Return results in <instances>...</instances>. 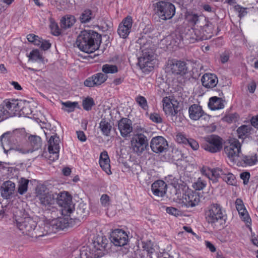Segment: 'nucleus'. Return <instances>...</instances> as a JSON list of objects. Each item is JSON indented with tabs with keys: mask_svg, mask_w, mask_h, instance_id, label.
<instances>
[{
	"mask_svg": "<svg viewBox=\"0 0 258 258\" xmlns=\"http://www.w3.org/2000/svg\"><path fill=\"white\" fill-rule=\"evenodd\" d=\"M101 42V36L99 33L93 30H84L78 36L76 44L82 51L91 53L99 49Z\"/></svg>",
	"mask_w": 258,
	"mask_h": 258,
	"instance_id": "nucleus-1",
	"label": "nucleus"
},
{
	"mask_svg": "<svg viewBox=\"0 0 258 258\" xmlns=\"http://www.w3.org/2000/svg\"><path fill=\"white\" fill-rule=\"evenodd\" d=\"M205 218L208 223L212 226H218L219 229L224 227L225 219L222 212V207L218 204H213L209 206L205 211Z\"/></svg>",
	"mask_w": 258,
	"mask_h": 258,
	"instance_id": "nucleus-2",
	"label": "nucleus"
},
{
	"mask_svg": "<svg viewBox=\"0 0 258 258\" xmlns=\"http://www.w3.org/2000/svg\"><path fill=\"white\" fill-rule=\"evenodd\" d=\"M137 130V133L131 139V148L134 153L140 155L148 147L149 140L145 135L147 134L146 129L138 128Z\"/></svg>",
	"mask_w": 258,
	"mask_h": 258,
	"instance_id": "nucleus-3",
	"label": "nucleus"
},
{
	"mask_svg": "<svg viewBox=\"0 0 258 258\" xmlns=\"http://www.w3.org/2000/svg\"><path fill=\"white\" fill-rule=\"evenodd\" d=\"M35 194L37 202L42 206H51L55 202L56 194L43 184L39 185L36 187Z\"/></svg>",
	"mask_w": 258,
	"mask_h": 258,
	"instance_id": "nucleus-4",
	"label": "nucleus"
},
{
	"mask_svg": "<svg viewBox=\"0 0 258 258\" xmlns=\"http://www.w3.org/2000/svg\"><path fill=\"white\" fill-rule=\"evenodd\" d=\"M153 7L155 13L163 20L171 19L175 14V7L171 3L160 1L154 4Z\"/></svg>",
	"mask_w": 258,
	"mask_h": 258,
	"instance_id": "nucleus-5",
	"label": "nucleus"
},
{
	"mask_svg": "<svg viewBox=\"0 0 258 258\" xmlns=\"http://www.w3.org/2000/svg\"><path fill=\"white\" fill-rule=\"evenodd\" d=\"M16 226L24 234L32 237L33 233L36 227L37 224L30 217H21L15 215Z\"/></svg>",
	"mask_w": 258,
	"mask_h": 258,
	"instance_id": "nucleus-6",
	"label": "nucleus"
},
{
	"mask_svg": "<svg viewBox=\"0 0 258 258\" xmlns=\"http://www.w3.org/2000/svg\"><path fill=\"white\" fill-rule=\"evenodd\" d=\"M223 139L215 135L207 136L201 146L205 150L212 153L218 152L222 149Z\"/></svg>",
	"mask_w": 258,
	"mask_h": 258,
	"instance_id": "nucleus-7",
	"label": "nucleus"
},
{
	"mask_svg": "<svg viewBox=\"0 0 258 258\" xmlns=\"http://www.w3.org/2000/svg\"><path fill=\"white\" fill-rule=\"evenodd\" d=\"M179 203L186 208H192L197 206L200 202V197L199 192L187 189L182 194V197L179 199Z\"/></svg>",
	"mask_w": 258,
	"mask_h": 258,
	"instance_id": "nucleus-8",
	"label": "nucleus"
},
{
	"mask_svg": "<svg viewBox=\"0 0 258 258\" xmlns=\"http://www.w3.org/2000/svg\"><path fill=\"white\" fill-rule=\"evenodd\" d=\"M186 19L194 27L205 28L212 26V23L207 21L206 18L201 14L194 12H187L186 14Z\"/></svg>",
	"mask_w": 258,
	"mask_h": 258,
	"instance_id": "nucleus-9",
	"label": "nucleus"
},
{
	"mask_svg": "<svg viewBox=\"0 0 258 258\" xmlns=\"http://www.w3.org/2000/svg\"><path fill=\"white\" fill-rule=\"evenodd\" d=\"M212 26L205 27H193L191 36L189 37L190 41L194 43L195 41H202L211 38L212 36Z\"/></svg>",
	"mask_w": 258,
	"mask_h": 258,
	"instance_id": "nucleus-10",
	"label": "nucleus"
},
{
	"mask_svg": "<svg viewBox=\"0 0 258 258\" xmlns=\"http://www.w3.org/2000/svg\"><path fill=\"white\" fill-rule=\"evenodd\" d=\"M12 138L10 137L9 133H6L3 134L0 137L1 146H2L5 153L8 154V152L12 151H17L22 154H27L29 153V150L23 149V148L14 147L11 144Z\"/></svg>",
	"mask_w": 258,
	"mask_h": 258,
	"instance_id": "nucleus-11",
	"label": "nucleus"
},
{
	"mask_svg": "<svg viewBox=\"0 0 258 258\" xmlns=\"http://www.w3.org/2000/svg\"><path fill=\"white\" fill-rule=\"evenodd\" d=\"M167 69L174 75L182 76L187 72V64L185 61L173 59L167 64Z\"/></svg>",
	"mask_w": 258,
	"mask_h": 258,
	"instance_id": "nucleus-12",
	"label": "nucleus"
},
{
	"mask_svg": "<svg viewBox=\"0 0 258 258\" xmlns=\"http://www.w3.org/2000/svg\"><path fill=\"white\" fill-rule=\"evenodd\" d=\"M227 146V156L229 159L234 163L236 162L241 150V145L239 141L235 138L230 139Z\"/></svg>",
	"mask_w": 258,
	"mask_h": 258,
	"instance_id": "nucleus-13",
	"label": "nucleus"
},
{
	"mask_svg": "<svg viewBox=\"0 0 258 258\" xmlns=\"http://www.w3.org/2000/svg\"><path fill=\"white\" fill-rule=\"evenodd\" d=\"M2 106L4 109L3 111L8 118L19 114L20 105L18 100H6Z\"/></svg>",
	"mask_w": 258,
	"mask_h": 258,
	"instance_id": "nucleus-14",
	"label": "nucleus"
},
{
	"mask_svg": "<svg viewBox=\"0 0 258 258\" xmlns=\"http://www.w3.org/2000/svg\"><path fill=\"white\" fill-rule=\"evenodd\" d=\"M154 61V56L153 52L149 50H144L143 51L142 55L138 58V64L142 70H150L146 69V68H153Z\"/></svg>",
	"mask_w": 258,
	"mask_h": 258,
	"instance_id": "nucleus-15",
	"label": "nucleus"
},
{
	"mask_svg": "<svg viewBox=\"0 0 258 258\" xmlns=\"http://www.w3.org/2000/svg\"><path fill=\"white\" fill-rule=\"evenodd\" d=\"M150 147L154 152L161 153L168 150V144L165 138L161 136H157L151 140Z\"/></svg>",
	"mask_w": 258,
	"mask_h": 258,
	"instance_id": "nucleus-16",
	"label": "nucleus"
},
{
	"mask_svg": "<svg viewBox=\"0 0 258 258\" xmlns=\"http://www.w3.org/2000/svg\"><path fill=\"white\" fill-rule=\"evenodd\" d=\"M110 239L115 246H122L127 244L128 235L122 230L115 229L112 232Z\"/></svg>",
	"mask_w": 258,
	"mask_h": 258,
	"instance_id": "nucleus-17",
	"label": "nucleus"
},
{
	"mask_svg": "<svg viewBox=\"0 0 258 258\" xmlns=\"http://www.w3.org/2000/svg\"><path fill=\"white\" fill-rule=\"evenodd\" d=\"M59 142V138L56 135L51 136L48 142V150L49 153L52 155L50 157V160L52 161H55L58 158L60 149Z\"/></svg>",
	"mask_w": 258,
	"mask_h": 258,
	"instance_id": "nucleus-18",
	"label": "nucleus"
},
{
	"mask_svg": "<svg viewBox=\"0 0 258 258\" xmlns=\"http://www.w3.org/2000/svg\"><path fill=\"white\" fill-rule=\"evenodd\" d=\"M109 244V241L105 237L98 235L94 238L90 245L96 253L101 254V257L104 254L103 251L107 249Z\"/></svg>",
	"mask_w": 258,
	"mask_h": 258,
	"instance_id": "nucleus-19",
	"label": "nucleus"
},
{
	"mask_svg": "<svg viewBox=\"0 0 258 258\" xmlns=\"http://www.w3.org/2000/svg\"><path fill=\"white\" fill-rule=\"evenodd\" d=\"M133 23L132 17L130 16H127L122 20L117 29V33L120 37L126 38L128 36L131 32Z\"/></svg>",
	"mask_w": 258,
	"mask_h": 258,
	"instance_id": "nucleus-20",
	"label": "nucleus"
},
{
	"mask_svg": "<svg viewBox=\"0 0 258 258\" xmlns=\"http://www.w3.org/2000/svg\"><path fill=\"white\" fill-rule=\"evenodd\" d=\"M108 76L102 73H98L89 77L84 81V85L88 87L98 86L104 83Z\"/></svg>",
	"mask_w": 258,
	"mask_h": 258,
	"instance_id": "nucleus-21",
	"label": "nucleus"
},
{
	"mask_svg": "<svg viewBox=\"0 0 258 258\" xmlns=\"http://www.w3.org/2000/svg\"><path fill=\"white\" fill-rule=\"evenodd\" d=\"M71 201L72 198L67 192H60L58 195L56 194L55 197V202L60 207H63L64 210L68 211L69 213H71L72 211L70 207Z\"/></svg>",
	"mask_w": 258,
	"mask_h": 258,
	"instance_id": "nucleus-22",
	"label": "nucleus"
},
{
	"mask_svg": "<svg viewBox=\"0 0 258 258\" xmlns=\"http://www.w3.org/2000/svg\"><path fill=\"white\" fill-rule=\"evenodd\" d=\"M118 129L123 137H126L132 132V121L127 118H122L118 121Z\"/></svg>",
	"mask_w": 258,
	"mask_h": 258,
	"instance_id": "nucleus-23",
	"label": "nucleus"
},
{
	"mask_svg": "<svg viewBox=\"0 0 258 258\" xmlns=\"http://www.w3.org/2000/svg\"><path fill=\"white\" fill-rule=\"evenodd\" d=\"M201 82L204 87L208 89H212L217 85L218 79L214 74L205 73L202 77Z\"/></svg>",
	"mask_w": 258,
	"mask_h": 258,
	"instance_id": "nucleus-24",
	"label": "nucleus"
},
{
	"mask_svg": "<svg viewBox=\"0 0 258 258\" xmlns=\"http://www.w3.org/2000/svg\"><path fill=\"white\" fill-rule=\"evenodd\" d=\"M15 190V184L12 181H6L1 186V196L4 199H8L14 194Z\"/></svg>",
	"mask_w": 258,
	"mask_h": 258,
	"instance_id": "nucleus-25",
	"label": "nucleus"
},
{
	"mask_svg": "<svg viewBox=\"0 0 258 258\" xmlns=\"http://www.w3.org/2000/svg\"><path fill=\"white\" fill-rule=\"evenodd\" d=\"M189 118L192 120H198L206 114L202 107L197 104H194L188 108Z\"/></svg>",
	"mask_w": 258,
	"mask_h": 258,
	"instance_id": "nucleus-26",
	"label": "nucleus"
},
{
	"mask_svg": "<svg viewBox=\"0 0 258 258\" xmlns=\"http://www.w3.org/2000/svg\"><path fill=\"white\" fill-rule=\"evenodd\" d=\"M166 183L161 180L154 182L151 186V190L155 196L163 197L166 194Z\"/></svg>",
	"mask_w": 258,
	"mask_h": 258,
	"instance_id": "nucleus-27",
	"label": "nucleus"
},
{
	"mask_svg": "<svg viewBox=\"0 0 258 258\" xmlns=\"http://www.w3.org/2000/svg\"><path fill=\"white\" fill-rule=\"evenodd\" d=\"M99 164L101 168L108 175L112 173L110 170V159L106 151H104L100 154Z\"/></svg>",
	"mask_w": 258,
	"mask_h": 258,
	"instance_id": "nucleus-28",
	"label": "nucleus"
},
{
	"mask_svg": "<svg viewBox=\"0 0 258 258\" xmlns=\"http://www.w3.org/2000/svg\"><path fill=\"white\" fill-rule=\"evenodd\" d=\"M163 110L167 115L170 116L171 119L174 120V117H176L178 113V107L175 106L170 101L166 102L163 100Z\"/></svg>",
	"mask_w": 258,
	"mask_h": 258,
	"instance_id": "nucleus-29",
	"label": "nucleus"
},
{
	"mask_svg": "<svg viewBox=\"0 0 258 258\" xmlns=\"http://www.w3.org/2000/svg\"><path fill=\"white\" fill-rule=\"evenodd\" d=\"M235 205L241 219L247 223L249 222L250 218L248 216L242 201L240 199H237L235 201Z\"/></svg>",
	"mask_w": 258,
	"mask_h": 258,
	"instance_id": "nucleus-30",
	"label": "nucleus"
},
{
	"mask_svg": "<svg viewBox=\"0 0 258 258\" xmlns=\"http://www.w3.org/2000/svg\"><path fill=\"white\" fill-rule=\"evenodd\" d=\"M79 249L82 258H98L101 257V254L96 253L90 245L83 246Z\"/></svg>",
	"mask_w": 258,
	"mask_h": 258,
	"instance_id": "nucleus-31",
	"label": "nucleus"
},
{
	"mask_svg": "<svg viewBox=\"0 0 258 258\" xmlns=\"http://www.w3.org/2000/svg\"><path fill=\"white\" fill-rule=\"evenodd\" d=\"M208 106L210 109L216 110L224 108V104L221 98L214 96L209 99Z\"/></svg>",
	"mask_w": 258,
	"mask_h": 258,
	"instance_id": "nucleus-32",
	"label": "nucleus"
},
{
	"mask_svg": "<svg viewBox=\"0 0 258 258\" xmlns=\"http://www.w3.org/2000/svg\"><path fill=\"white\" fill-rule=\"evenodd\" d=\"M49 229L48 224L43 223L34 230L32 234V237H39L46 235L51 232Z\"/></svg>",
	"mask_w": 258,
	"mask_h": 258,
	"instance_id": "nucleus-33",
	"label": "nucleus"
},
{
	"mask_svg": "<svg viewBox=\"0 0 258 258\" xmlns=\"http://www.w3.org/2000/svg\"><path fill=\"white\" fill-rule=\"evenodd\" d=\"M76 212L78 215V218L83 219L89 214V206L86 204L81 202L77 208Z\"/></svg>",
	"mask_w": 258,
	"mask_h": 258,
	"instance_id": "nucleus-34",
	"label": "nucleus"
},
{
	"mask_svg": "<svg viewBox=\"0 0 258 258\" xmlns=\"http://www.w3.org/2000/svg\"><path fill=\"white\" fill-rule=\"evenodd\" d=\"M94 18L92 11L90 9H85L80 14L78 19L81 23L85 24L90 22Z\"/></svg>",
	"mask_w": 258,
	"mask_h": 258,
	"instance_id": "nucleus-35",
	"label": "nucleus"
},
{
	"mask_svg": "<svg viewBox=\"0 0 258 258\" xmlns=\"http://www.w3.org/2000/svg\"><path fill=\"white\" fill-rule=\"evenodd\" d=\"M76 18L72 15H66L60 20V26L63 29L71 27L75 23Z\"/></svg>",
	"mask_w": 258,
	"mask_h": 258,
	"instance_id": "nucleus-36",
	"label": "nucleus"
},
{
	"mask_svg": "<svg viewBox=\"0 0 258 258\" xmlns=\"http://www.w3.org/2000/svg\"><path fill=\"white\" fill-rule=\"evenodd\" d=\"M99 128L103 135L109 136L112 128L110 121L102 118L99 123Z\"/></svg>",
	"mask_w": 258,
	"mask_h": 258,
	"instance_id": "nucleus-37",
	"label": "nucleus"
},
{
	"mask_svg": "<svg viewBox=\"0 0 258 258\" xmlns=\"http://www.w3.org/2000/svg\"><path fill=\"white\" fill-rule=\"evenodd\" d=\"M29 140L33 148L32 150H29V153H32L41 148L42 145L41 139L39 136H31L29 137Z\"/></svg>",
	"mask_w": 258,
	"mask_h": 258,
	"instance_id": "nucleus-38",
	"label": "nucleus"
},
{
	"mask_svg": "<svg viewBox=\"0 0 258 258\" xmlns=\"http://www.w3.org/2000/svg\"><path fill=\"white\" fill-rule=\"evenodd\" d=\"M29 180L21 178L19 181L18 192L21 195H24L28 190V186Z\"/></svg>",
	"mask_w": 258,
	"mask_h": 258,
	"instance_id": "nucleus-39",
	"label": "nucleus"
},
{
	"mask_svg": "<svg viewBox=\"0 0 258 258\" xmlns=\"http://www.w3.org/2000/svg\"><path fill=\"white\" fill-rule=\"evenodd\" d=\"M242 161L246 165H253L258 161L257 156L256 154L244 156L242 157Z\"/></svg>",
	"mask_w": 258,
	"mask_h": 258,
	"instance_id": "nucleus-40",
	"label": "nucleus"
},
{
	"mask_svg": "<svg viewBox=\"0 0 258 258\" xmlns=\"http://www.w3.org/2000/svg\"><path fill=\"white\" fill-rule=\"evenodd\" d=\"M142 247L144 250L146 251L147 254L151 258V255L154 253L155 249L153 247V244L151 241L142 242Z\"/></svg>",
	"mask_w": 258,
	"mask_h": 258,
	"instance_id": "nucleus-41",
	"label": "nucleus"
},
{
	"mask_svg": "<svg viewBox=\"0 0 258 258\" xmlns=\"http://www.w3.org/2000/svg\"><path fill=\"white\" fill-rule=\"evenodd\" d=\"M102 71L105 74H114L118 72V68L115 65L105 64L103 65Z\"/></svg>",
	"mask_w": 258,
	"mask_h": 258,
	"instance_id": "nucleus-42",
	"label": "nucleus"
},
{
	"mask_svg": "<svg viewBox=\"0 0 258 258\" xmlns=\"http://www.w3.org/2000/svg\"><path fill=\"white\" fill-rule=\"evenodd\" d=\"M206 185V182L202 178L199 177L196 181L192 183V187L196 190H201L204 189Z\"/></svg>",
	"mask_w": 258,
	"mask_h": 258,
	"instance_id": "nucleus-43",
	"label": "nucleus"
},
{
	"mask_svg": "<svg viewBox=\"0 0 258 258\" xmlns=\"http://www.w3.org/2000/svg\"><path fill=\"white\" fill-rule=\"evenodd\" d=\"M52 225H55L56 229H63L68 226V223L63 218L56 219L52 220Z\"/></svg>",
	"mask_w": 258,
	"mask_h": 258,
	"instance_id": "nucleus-44",
	"label": "nucleus"
},
{
	"mask_svg": "<svg viewBox=\"0 0 258 258\" xmlns=\"http://www.w3.org/2000/svg\"><path fill=\"white\" fill-rule=\"evenodd\" d=\"M251 130V127L249 125H243L238 127L237 130V132L239 138H242L243 136H245L247 134L249 133Z\"/></svg>",
	"mask_w": 258,
	"mask_h": 258,
	"instance_id": "nucleus-45",
	"label": "nucleus"
},
{
	"mask_svg": "<svg viewBox=\"0 0 258 258\" xmlns=\"http://www.w3.org/2000/svg\"><path fill=\"white\" fill-rule=\"evenodd\" d=\"M136 101L139 104V105L143 108L144 110H146L148 108V105L146 99L141 95L138 96L136 97Z\"/></svg>",
	"mask_w": 258,
	"mask_h": 258,
	"instance_id": "nucleus-46",
	"label": "nucleus"
},
{
	"mask_svg": "<svg viewBox=\"0 0 258 258\" xmlns=\"http://www.w3.org/2000/svg\"><path fill=\"white\" fill-rule=\"evenodd\" d=\"M29 60L32 61H37L42 60V57L40 55L39 51L37 49L33 50L28 55Z\"/></svg>",
	"mask_w": 258,
	"mask_h": 258,
	"instance_id": "nucleus-47",
	"label": "nucleus"
},
{
	"mask_svg": "<svg viewBox=\"0 0 258 258\" xmlns=\"http://www.w3.org/2000/svg\"><path fill=\"white\" fill-rule=\"evenodd\" d=\"M94 105V102L92 98H87L83 101V106L85 110H90Z\"/></svg>",
	"mask_w": 258,
	"mask_h": 258,
	"instance_id": "nucleus-48",
	"label": "nucleus"
},
{
	"mask_svg": "<svg viewBox=\"0 0 258 258\" xmlns=\"http://www.w3.org/2000/svg\"><path fill=\"white\" fill-rule=\"evenodd\" d=\"M62 104L64 107L63 109L68 112H70L74 110L77 105L78 104V103L75 102H72L70 101H67L66 102L62 103Z\"/></svg>",
	"mask_w": 258,
	"mask_h": 258,
	"instance_id": "nucleus-49",
	"label": "nucleus"
},
{
	"mask_svg": "<svg viewBox=\"0 0 258 258\" xmlns=\"http://www.w3.org/2000/svg\"><path fill=\"white\" fill-rule=\"evenodd\" d=\"M101 205L105 208H108L111 203L110 197L107 194H103L100 198Z\"/></svg>",
	"mask_w": 258,
	"mask_h": 258,
	"instance_id": "nucleus-50",
	"label": "nucleus"
},
{
	"mask_svg": "<svg viewBox=\"0 0 258 258\" xmlns=\"http://www.w3.org/2000/svg\"><path fill=\"white\" fill-rule=\"evenodd\" d=\"M223 174V171L220 168L213 169L212 170L210 180H213L214 182H216V179L220 177V175Z\"/></svg>",
	"mask_w": 258,
	"mask_h": 258,
	"instance_id": "nucleus-51",
	"label": "nucleus"
},
{
	"mask_svg": "<svg viewBox=\"0 0 258 258\" xmlns=\"http://www.w3.org/2000/svg\"><path fill=\"white\" fill-rule=\"evenodd\" d=\"M234 9L238 13V16L240 18L245 16L247 13V8L241 7L239 5H235Z\"/></svg>",
	"mask_w": 258,
	"mask_h": 258,
	"instance_id": "nucleus-52",
	"label": "nucleus"
},
{
	"mask_svg": "<svg viewBox=\"0 0 258 258\" xmlns=\"http://www.w3.org/2000/svg\"><path fill=\"white\" fill-rule=\"evenodd\" d=\"M20 111L21 112V114L26 116L31 114L33 112L29 103H26L22 108H20Z\"/></svg>",
	"mask_w": 258,
	"mask_h": 258,
	"instance_id": "nucleus-53",
	"label": "nucleus"
},
{
	"mask_svg": "<svg viewBox=\"0 0 258 258\" xmlns=\"http://www.w3.org/2000/svg\"><path fill=\"white\" fill-rule=\"evenodd\" d=\"M150 119L153 121L157 123H162L163 121L162 118L157 113H151L150 115Z\"/></svg>",
	"mask_w": 258,
	"mask_h": 258,
	"instance_id": "nucleus-54",
	"label": "nucleus"
},
{
	"mask_svg": "<svg viewBox=\"0 0 258 258\" xmlns=\"http://www.w3.org/2000/svg\"><path fill=\"white\" fill-rule=\"evenodd\" d=\"M176 140L178 143H182L185 145L187 144V142H188V139H187L183 134L181 133H178L176 136Z\"/></svg>",
	"mask_w": 258,
	"mask_h": 258,
	"instance_id": "nucleus-55",
	"label": "nucleus"
},
{
	"mask_svg": "<svg viewBox=\"0 0 258 258\" xmlns=\"http://www.w3.org/2000/svg\"><path fill=\"white\" fill-rule=\"evenodd\" d=\"M212 169L207 166H203L201 169V172L203 175H204L209 179L212 178L211 177Z\"/></svg>",
	"mask_w": 258,
	"mask_h": 258,
	"instance_id": "nucleus-56",
	"label": "nucleus"
},
{
	"mask_svg": "<svg viewBox=\"0 0 258 258\" xmlns=\"http://www.w3.org/2000/svg\"><path fill=\"white\" fill-rule=\"evenodd\" d=\"M50 28L54 35L58 36L60 34V30L56 23H52L50 25Z\"/></svg>",
	"mask_w": 258,
	"mask_h": 258,
	"instance_id": "nucleus-57",
	"label": "nucleus"
},
{
	"mask_svg": "<svg viewBox=\"0 0 258 258\" xmlns=\"http://www.w3.org/2000/svg\"><path fill=\"white\" fill-rule=\"evenodd\" d=\"M227 183L234 185L236 183L235 176L232 173H227Z\"/></svg>",
	"mask_w": 258,
	"mask_h": 258,
	"instance_id": "nucleus-58",
	"label": "nucleus"
},
{
	"mask_svg": "<svg viewBox=\"0 0 258 258\" xmlns=\"http://www.w3.org/2000/svg\"><path fill=\"white\" fill-rule=\"evenodd\" d=\"M186 145L190 146V147L194 150H197L199 148L198 143L192 139H188V142H187Z\"/></svg>",
	"mask_w": 258,
	"mask_h": 258,
	"instance_id": "nucleus-59",
	"label": "nucleus"
},
{
	"mask_svg": "<svg viewBox=\"0 0 258 258\" xmlns=\"http://www.w3.org/2000/svg\"><path fill=\"white\" fill-rule=\"evenodd\" d=\"M238 118L239 116L236 113L227 115V122H236L238 120Z\"/></svg>",
	"mask_w": 258,
	"mask_h": 258,
	"instance_id": "nucleus-60",
	"label": "nucleus"
},
{
	"mask_svg": "<svg viewBox=\"0 0 258 258\" xmlns=\"http://www.w3.org/2000/svg\"><path fill=\"white\" fill-rule=\"evenodd\" d=\"M167 213L177 217L179 215V211L173 207H167L166 208Z\"/></svg>",
	"mask_w": 258,
	"mask_h": 258,
	"instance_id": "nucleus-61",
	"label": "nucleus"
},
{
	"mask_svg": "<svg viewBox=\"0 0 258 258\" xmlns=\"http://www.w3.org/2000/svg\"><path fill=\"white\" fill-rule=\"evenodd\" d=\"M240 178L243 180V183L246 184L249 181L250 173L248 172H244L240 174Z\"/></svg>",
	"mask_w": 258,
	"mask_h": 258,
	"instance_id": "nucleus-62",
	"label": "nucleus"
},
{
	"mask_svg": "<svg viewBox=\"0 0 258 258\" xmlns=\"http://www.w3.org/2000/svg\"><path fill=\"white\" fill-rule=\"evenodd\" d=\"M67 258H82L79 249H76L72 251Z\"/></svg>",
	"mask_w": 258,
	"mask_h": 258,
	"instance_id": "nucleus-63",
	"label": "nucleus"
},
{
	"mask_svg": "<svg viewBox=\"0 0 258 258\" xmlns=\"http://www.w3.org/2000/svg\"><path fill=\"white\" fill-rule=\"evenodd\" d=\"M50 46L51 44L48 41L43 39L41 41V44L39 46V47L44 50H47L50 47Z\"/></svg>",
	"mask_w": 258,
	"mask_h": 258,
	"instance_id": "nucleus-64",
	"label": "nucleus"
}]
</instances>
